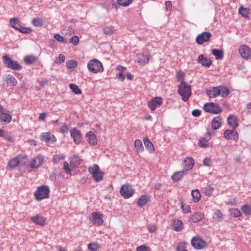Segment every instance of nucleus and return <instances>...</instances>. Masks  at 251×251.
<instances>
[{"instance_id":"f3484780","label":"nucleus","mask_w":251,"mask_h":251,"mask_svg":"<svg viewBox=\"0 0 251 251\" xmlns=\"http://www.w3.org/2000/svg\"><path fill=\"white\" fill-rule=\"evenodd\" d=\"M211 138V135L207 132L204 137L199 139V145L200 147L205 148L209 146L208 141Z\"/></svg>"},{"instance_id":"de8ad7c7","label":"nucleus","mask_w":251,"mask_h":251,"mask_svg":"<svg viewBox=\"0 0 251 251\" xmlns=\"http://www.w3.org/2000/svg\"><path fill=\"white\" fill-rule=\"evenodd\" d=\"M32 24L36 27H40L43 25V21L40 18H34L32 20Z\"/></svg>"},{"instance_id":"ea45409f","label":"nucleus","mask_w":251,"mask_h":251,"mask_svg":"<svg viewBox=\"0 0 251 251\" xmlns=\"http://www.w3.org/2000/svg\"><path fill=\"white\" fill-rule=\"evenodd\" d=\"M69 87L71 91L75 94L79 95L82 93L81 90L75 84H70Z\"/></svg>"},{"instance_id":"3c124183","label":"nucleus","mask_w":251,"mask_h":251,"mask_svg":"<svg viewBox=\"0 0 251 251\" xmlns=\"http://www.w3.org/2000/svg\"><path fill=\"white\" fill-rule=\"evenodd\" d=\"M239 13L244 17H247L249 13V10L247 8L240 6L239 8Z\"/></svg>"},{"instance_id":"8fccbe9b","label":"nucleus","mask_w":251,"mask_h":251,"mask_svg":"<svg viewBox=\"0 0 251 251\" xmlns=\"http://www.w3.org/2000/svg\"><path fill=\"white\" fill-rule=\"evenodd\" d=\"M213 217L218 221H221L223 219L222 213L220 210H216L214 212Z\"/></svg>"},{"instance_id":"20e7f679","label":"nucleus","mask_w":251,"mask_h":251,"mask_svg":"<svg viewBox=\"0 0 251 251\" xmlns=\"http://www.w3.org/2000/svg\"><path fill=\"white\" fill-rule=\"evenodd\" d=\"M4 64L8 67L14 70H20L22 67L18 61L12 60L7 55L2 57Z\"/></svg>"},{"instance_id":"bb28decb","label":"nucleus","mask_w":251,"mask_h":251,"mask_svg":"<svg viewBox=\"0 0 251 251\" xmlns=\"http://www.w3.org/2000/svg\"><path fill=\"white\" fill-rule=\"evenodd\" d=\"M187 173L185 172L183 170L181 171L176 172L174 174V175L171 176L172 179L175 181H177L180 180L182 177L186 175Z\"/></svg>"},{"instance_id":"0eeeda50","label":"nucleus","mask_w":251,"mask_h":251,"mask_svg":"<svg viewBox=\"0 0 251 251\" xmlns=\"http://www.w3.org/2000/svg\"><path fill=\"white\" fill-rule=\"evenodd\" d=\"M120 194L125 199H128L134 193V190L131 185L127 184L122 186Z\"/></svg>"},{"instance_id":"49530a36","label":"nucleus","mask_w":251,"mask_h":251,"mask_svg":"<svg viewBox=\"0 0 251 251\" xmlns=\"http://www.w3.org/2000/svg\"><path fill=\"white\" fill-rule=\"evenodd\" d=\"M214 190V188L210 184L207 185L204 188V194L206 196H210Z\"/></svg>"},{"instance_id":"338daca9","label":"nucleus","mask_w":251,"mask_h":251,"mask_svg":"<svg viewBox=\"0 0 251 251\" xmlns=\"http://www.w3.org/2000/svg\"><path fill=\"white\" fill-rule=\"evenodd\" d=\"M211 161L209 158L205 157L203 160V164L204 166H209L211 164Z\"/></svg>"},{"instance_id":"f704fd0d","label":"nucleus","mask_w":251,"mask_h":251,"mask_svg":"<svg viewBox=\"0 0 251 251\" xmlns=\"http://www.w3.org/2000/svg\"><path fill=\"white\" fill-rule=\"evenodd\" d=\"M24 61L26 65H31L37 61V58L33 55H27L24 57Z\"/></svg>"},{"instance_id":"4468645a","label":"nucleus","mask_w":251,"mask_h":251,"mask_svg":"<svg viewBox=\"0 0 251 251\" xmlns=\"http://www.w3.org/2000/svg\"><path fill=\"white\" fill-rule=\"evenodd\" d=\"M40 140L48 144L52 143L56 141L55 136L50 132L43 133L41 135Z\"/></svg>"},{"instance_id":"5fc2aeb1","label":"nucleus","mask_w":251,"mask_h":251,"mask_svg":"<svg viewBox=\"0 0 251 251\" xmlns=\"http://www.w3.org/2000/svg\"><path fill=\"white\" fill-rule=\"evenodd\" d=\"M184 73L182 71L178 72L176 74V77L178 81H183L184 79Z\"/></svg>"},{"instance_id":"69168bd1","label":"nucleus","mask_w":251,"mask_h":251,"mask_svg":"<svg viewBox=\"0 0 251 251\" xmlns=\"http://www.w3.org/2000/svg\"><path fill=\"white\" fill-rule=\"evenodd\" d=\"M201 112L199 109H194L192 111V114L195 117H199L201 115Z\"/></svg>"},{"instance_id":"79ce46f5","label":"nucleus","mask_w":251,"mask_h":251,"mask_svg":"<svg viewBox=\"0 0 251 251\" xmlns=\"http://www.w3.org/2000/svg\"><path fill=\"white\" fill-rule=\"evenodd\" d=\"M117 1L119 5L123 7H127L132 3L133 0H117Z\"/></svg>"},{"instance_id":"6e6d98bb","label":"nucleus","mask_w":251,"mask_h":251,"mask_svg":"<svg viewBox=\"0 0 251 251\" xmlns=\"http://www.w3.org/2000/svg\"><path fill=\"white\" fill-rule=\"evenodd\" d=\"M69 130V127L66 124L63 125L60 128V132L62 133H67Z\"/></svg>"},{"instance_id":"4d7b16f0","label":"nucleus","mask_w":251,"mask_h":251,"mask_svg":"<svg viewBox=\"0 0 251 251\" xmlns=\"http://www.w3.org/2000/svg\"><path fill=\"white\" fill-rule=\"evenodd\" d=\"M63 169L67 174H71V170L69 168V164L67 161H64L63 163Z\"/></svg>"},{"instance_id":"a19ab883","label":"nucleus","mask_w":251,"mask_h":251,"mask_svg":"<svg viewBox=\"0 0 251 251\" xmlns=\"http://www.w3.org/2000/svg\"><path fill=\"white\" fill-rule=\"evenodd\" d=\"M134 146L138 151H142L144 147L142 141L140 140L137 139L135 141Z\"/></svg>"},{"instance_id":"a18cd8bd","label":"nucleus","mask_w":251,"mask_h":251,"mask_svg":"<svg viewBox=\"0 0 251 251\" xmlns=\"http://www.w3.org/2000/svg\"><path fill=\"white\" fill-rule=\"evenodd\" d=\"M77 65V62L74 60H69L66 63L67 68L70 69L75 68Z\"/></svg>"},{"instance_id":"2eb2a0df","label":"nucleus","mask_w":251,"mask_h":251,"mask_svg":"<svg viewBox=\"0 0 251 251\" xmlns=\"http://www.w3.org/2000/svg\"><path fill=\"white\" fill-rule=\"evenodd\" d=\"M224 137L227 139H233L237 141L238 139V134L237 132L233 130H226L224 132Z\"/></svg>"},{"instance_id":"423d86ee","label":"nucleus","mask_w":251,"mask_h":251,"mask_svg":"<svg viewBox=\"0 0 251 251\" xmlns=\"http://www.w3.org/2000/svg\"><path fill=\"white\" fill-rule=\"evenodd\" d=\"M203 109L207 112L212 114H219L222 111L218 104L214 102L206 103L203 105Z\"/></svg>"},{"instance_id":"7ed1b4c3","label":"nucleus","mask_w":251,"mask_h":251,"mask_svg":"<svg viewBox=\"0 0 251 251\" xmlns=\"http://www.w3.org/2000/svg\"><path fill=\"white\" fill-rule=\"evenodd\" d=\"M87 67L90 72L95 74L103 71L102 63L97 59L89 61L87 64Z\"/></svg>"},{"instance_id":"a878e982","label":"nucleus","mask_w":251,"mask_h":251,"mask_svg":"<svg viewBox=\"0 0 251 251\" xmlns=\"http://www.w3.org/2000/svg\"><path fill=\"white\" fill-rule=\"evenodd\" d=\"M5 81L8 86H15L17 83V80L11 75H8L5 79Z\"/></svg>"},{"instance_id":"412c9836","label":"nucleus","mask_w":251,"mask_h":251,"mask_svg":"<svg viewBox=\"0 0 251 251\" xmlns=\"http://www.w3.org/2000/svg\"><path fill=\"white\" fill-rule=\"evenodd\" d=\"M173 229L176 231H180L183 228V224L182 222L178 219H175L173 220L172 224Z\"/></svg>"},{"instance_id":"58836bf2","label":"nucleus","mask_w":251,"mask_h":251,"mask_svg":"<svg viewBox=\"0 0 251 251\" xmlns=\"http://www.w3.org/2000/svg\"><path fill=\"white\" fill-rule=\"evenodd\" d=\"M103 32L105 35H110L114 33L115 31L114 27L110 25L103 27L102 28Z\"/></svg>"},{"instance_id":"393cba45","label":"nucleus","mask_w":251,"mask_h":251,"mask_svg":"<svg viewBox=\"0 0 251 251\" xmlns=\"http://www.w3.org/2000/svg\"><path fill=\"white\" fill-rule=\"evenodd\" d=\"M222 126V118L220 116L215 117L211 122V127L214 130L219 128Z\"/></svg>"},{"instance_id":"f8f14e48","label":"nucleus","mask_w":251,"mask_h":251,"mask_svg":"<svg viewBox=\"0 0 251 251\" xmlns=\"http://www.w3.org/2000/svg\"><path fill=\"white\" fill-rule=\"evenodd\" d=\"M239 51L243 58L248 59L251 57V49L246 45L240 46Z\"/></svg>"},{"instance_id":"680f3d73","label":"nucleus","mask_w":251,"mask_h":251,"mask_svg":"<svg viewBox=\"0 0 251 251\" xmlns=\"http://www.w3.org/2000/svg\"><path fill=\"white\" fill-rule=\"evenodd\" d=\"M172 4L170 1H165V9L167 11H171L172 10Z\"/></svg>"},{"instance_id":"c756f323","label":"nucleus","mask_w":251,"mask_h":251,"mask_svg":"<svg viewBox=\"0 0 251 251\" xmlns=\"http://www.w3.org/2000/svg\"><path fill=\"white\" fill-rule=\"evenodd\" d=\"M212 53L215 56L217 60L223 59L224 58V51L222 50L213 49L212 50Z\"/></svg>"},{"instance_id":"aec40b11","label":"nucleus","mask_w":251,"mask_h":251,"mask_svg":"<svg viewBox=\"0 0 251 251\" xmlns=\"http://www.w3.org/2000/svg\"><path fill=\"white\" fill-rule=\"evenodd\" d=\"M31 220L33 223L40 226L44 225L46 220L44 217L40 215H36L31 217Z\"/></svg>"},{"instance_id":"603ef678","label":"nucleus","mask_w":251,"mask_h":251,"mask_svg":"<svg viewBox=\"0 0 251 251\" xmlns=\"http://www.w3.org/2000/svg\"><path fill=\"white\" fill-rule=\"evenodd\" d=\"M54 38L58 42L65 43L66 42V40L64 38V37L59 34H55L54 35Z\"/></svg>"},{"instance_id":"0e129e2a","label":"nucleus","mask_w":251,"mask_h":251,"mask_svg":"<svg viewBox=\"0 0 251 251\" xmlns=\"http://www.w3.org/2000/svg\"><path fill=\"white\" fill-rule=\"evenodd\" d=\"M185 250L184 244L183 243H180L176 247V251H183Z\"/></svg>"},{"instance_id":"4be33fe9","label":"nucleus","mask_w":251,"mask_h":251,"mask_svg":"<svg viewBox=\"0 0 251 251\" xmlns=\"http://www.w3.org/2000/svg\"><path fill=\"white\" fill-rule=\"evenodd\" d=\"M90 220L94 223H97L99 226H100L103 224V220L99 212H93L91 214Z\"/></svg>"},{"instance_id":"72a5a7b5","label":"nucleus","mask_w":251,"mask_h":251,"mask_svg":"<svg viewBox=\"0 0 251 251\" xmlns=\"http://www.w3.org/2000/svg\"><path fill=\"white\" fill-rule=\"evenodd\" d=\"M218 88L220 90V95L222 98H226L229 94L230 91L227 87L224 86H219Z\"/></svg>"},{"instance_id":"bf43d9fd","label":"nucleus","mask_w":251,"mask_h":251,"mask_svg":"<svg viewBox=\"0 0 251 251\" xmlns=\"http://www.w3.org/2000/svg\"><path fill=\"white\" fill-rule=\"evenodd\" d=\"M18 31L23 33H29L31 32V29L29 27H23L22 26Z\"/></svg>"},{"instance_id":"09e8293b","label":"nucleus","mask_w":251,"mask_h":251,"mask_svg":"<svg viewBox=\"0 0 251 251\" xmlns=\"http://www.w3.org/2000/svg\"><path fill=\"white\" fill-rule=\"evenodd\" d=\"M230 215L234 217H238L240 216L241 213L237 208H232L230 209Z\"/></svg>"},{"instance_id":"c03bdc74","label":"nucleus","mask_w":251,"mask_h":251,"mask_svg":"<svg viewBox=\"0 0 251 251\" xmlns=\"http://www.w3.org/2000/svg\"><path fill=\"white\" fill-rule=\"evenodd\" d=\"M241 210L246 215L251 214V205L248 204L244 205L241 207Z\"/></svg>"},{"instance_id":"f03ea898","label":"nucleus","mask_w":251,"mask_h":251,"mask_svg":"<svg viewBox=\"0 0 251 251\" xmlns=\"http://www.w3.org/2000/svg\"><path fill=\"white\" fill-rule=\"evenodd\" d=\"M50 189L47 185H42L37 187L34 192V196L37 201H41L49 197Z\"/></svg>"},{"instance_id":"4c0bfd02","label":"nucleus","mask_w":251,"mask_h":251,"mask_svg":"<svg viewBox=\"0 0 251 251\" xmlns=\"http://www.w3.org/2000/svg\"><path fill=\"white\" fill-rule=\"evenodd\" d=\"M144 144L146 148L148 149L150 151H152L154 150L152 143L150 141L148 137L144 139Z\"/></svg>"},{"instance_id":"473e14b6","label":"nucleus","mask_w":251,"mask_h":251,"mask_svg":"<svg viewBox=\"0 0 251 251\" xmlns=\"http://www.w3.org/2000/svg\"><path fill=\"white\" fill-rule=\"evenodd\" d=\"M203 218V215L200 212L195 213L190 218L191 221L193 223H197L201 220Z\"/></svg>"},{"instance_id":"864d4df0","label":"nucleus","mask_w":251,"mask_h":251,"mask_svg":"<svg viewBox=\"0 0 251 251\" xmlns=\"http://www.w3.org/2000/svg\"><path fill=\"white\" fill-rule=\"evenodd\" d=\"M79 38L77 36H74L70 39V42L74 45H77L79 43Z\"/></svg>"},{"instance_id":"e433bc0d","label":"nucleus","mask_w":251,"mask_h":251,"mask_svg":"<svg viewBox=\"0 0 251 251\" xmlns=\"http://www.w3.org/2000/svg\"><path fill=\"white\" fill-rule=\"evenodd\" d=\"M191 195L195 202H198L200 200L201 195L198 189L192 190L191 192Z\"/></svg>"},{"instance_id":"5701e85b","label":"nucleus","mask_w":251,"mask_h":251,"mask_svg":"<svg viewBox=\"0 0 251 251\" xmlns=\"http://www.w3.org/2000/svg\"><path fill=\"white\" fill-rule=\"evenodd\" d=\"M198 62L202 66L206 67H209L212 63L210 59L204 58L203 54H201L199 56Z\"/></svg>"},{"instance_id":"dca6fc26","label":"nucleus","mask_w":251,"mask_h":251,"mask_svg":"<svg viewBox=\"0 0 251 251\" xmlns=\"http://www.w3.org/2000/svg\"><path fill=\"white\" fill-rule=\"evenodd\" d=\"M194 160L192 157H187L184 160L183 170L187 173V171L192 169L194 165Z\"/></svg>"},{"instance_id":"f257e3e1","label":"nucleus","mask_w":251,"mask_h":251,"mask_svg":"<svg viewBox=\"0 0 251 251\" xmlns=\"http://www.w3.org/2000/svg\"><path fill=\"white\" fill-rule=\"evenodd\" d=\"M177 92L182 97V100L187 101L192 95L191 86L182 81L178 86Z\"/></svg>"},{"instance_id":"b1692460","label":"nucleus","mask_w":251,"mask_h":251,"mask_svg":"<svg viewBox=\"0 0 251 251\" xmlns=\"http://www.w3.org/2000/svg\"><path fill=\"white\" fill-rule=\"evenodd\" d=\"M227 124L234 129L238 126L237 118L234 115H230L227 119Z\"/></svg>"},{"instance_id":"37998d69","label":"nucleus","mask_w":251,"mask_h":251,"mask_svg":"<svg viewBox=\"0 0 251 251\" xmlns=\"http://www.w3.org/2000/svg\"><path fill=\"white\" fill-rule=\"evenodd\" d=\"M100 248V246L97 243H90L88 245V248L91 251H97Z\"/></svg>"},{"instance_id":"39448f33","label":"nucleus","mask_w":251,"mask_h":251,"mask_svg":"<svg viewBox=\"0 0 251 251\" xmlns=\"http://www.w3.org/2000/svg\"><path fill=\"white\" fill-rule=\"evenodd\" d=\"M89 172L92 174L95 180L97 182L100 181L103 177V173L101 172L99 167L97 164H94L93 167H89L88 169Z\"/></svg>"},{"instance_id":"052dcab7","label":"nucleus","mask_w":251,"mask_h":251,"mask_svg":"<svg viewBox=\"0 0 251 251\" xmlns=\"http://www.w3.org/2000/svg\"><path fill=\"white\" fill-rule=\"evenodd\" d=\"M150 249L145 245H141L136 248V251H149Z\"/></svg>"},{"instance_id":"c9c22d12","label":"nucleus","mask_w":251,"mask_h":251,"mask_svg":"<svg viewBox=\"0 0 251 251\" xmlns=\"http://www.w3.org/2000/svg\"><path fill=\"white\" fill-rule=\"evenodd\" d=\"M19 163V161L18 157H15L9 161L8 167L10 170H13L18 165Z\"/></svg>"},{"instance_id":"2f4dec72","label":"nucleus","mask_w":251,"mask_h":251,"mask_svg":"<svg viewBox=\"0 0 251 251\" xmlns=\"http://www.w3.org/2000/svg\"><path fill=\"white\" fill-rule=\"evenodd\" d=\"M11 120L12 117L9 114L2 113V114H0V121L1 122L8 124L11 121Z\"/></svg>"},{"instance_id":"ddd939ff","label":"nucleus","mask_w":251,"mask_h":251,"mask_svg":"<svg viewBox=\"0 0 251 251\" xmlns=\"http://www.w3.org/2000/svg\"><path fill=\"white\" fill-rule=\"evenodd\" d=\"M44 156L41 154L37 155L30 162V167L31 168H37L44 162Z\"/></svg>"},{"instance_id":"9d476101","label":"nucleus","mask_w":251,"mask_h":251,"mask_svg":"<svg viewBox=\"0 0 251 251\" xmlns=\"http://www.w3.org/2000/svg\"><path fill=\"white\" fill-rule=\"evenodd\" d=\"M211 36L212 35L210 32H203L197 36L196 42L199 45H202L204 42L209 41Z\"/></svg>"},{"instance_id":"cd10ccee","label":"nucleus","mask_w":251,"mask_h":251,"mask_svg":"<svg viewBox=\"0 0 251 251\" xmlns=\"http://www.w3.org/2000/svg\"><path fill=\"white\" fill-rule=\"evenodd\" d=\"M20 23V21L16 18L11 19L10 21L11 26L17 30H20V28L22 27Z\"/></svg>"},{"instance_id":"774afa93","label":"nucleus","mask_w":251,"mask_h":251,"mask_svg":"<svg viewBox=\"0 0 251 251\" xmlns=\"http://www.w3.org/2000/svg\"><path fill=\"white\" fill-rule=\"evenodd\" d=\"M80 159L79 156L75 155L73 157L72 160V162H74L75 165H78L79 164Z\"/></svg>"},{"instance_id":"6e6552de","label":"nucleus","mask_w":251,"mask_h":251,"mask_svg":"<svg viewBox=\"0 0 251 251\" xmlns=\"http://www.w3.org/2000/svg\"><path fill=\"white\" fill-rule=\"evenodd\" d=\"M191 245L195 249L202 250L206 247L205 242L199 237H194L191 240Z\"/></svg>"},{"instance_id":"9b49d317","label":"nucleus","mask_w":251,"mask_h":251,"mask_svg":"<svg viewBox=\"0 0 251 251\" xmlns=\"http://www.w3.org/2000/svg\"><path fill=\"white\" fill-rule=\"evenodd\" d=\"M162 104V98L157 97L152 98L148 102V107L151 111L154 110L156 107L160 106Z\"/></svg>"},{"instance_id":"e2e57ef3","label":"nucleus","mask_w":251,"mask_h":251,"mask_svg":"<svg viewBox=\"0 0 251 251\" xmlns=\"http://www.w3.org/2000/svg\"><path fill=\"white\" fill-rule=\"evenodd\" d=\"M181 209L184 213H187L189 212L190 207L188 205L182 204Z\"/></svg>"},{"instance_id":"1a4fd4ad","label":"nucleus","mask_w":251,"mask_h":251,"mask_svg":"<svg viewBox=\"0 0 251 251\" xmlns=\"http://www.w3.org/2000/svg\"><path fill=\"white\" fill-rule=\"evenodd\" d=\"M70 135L73 139L74 142L76 145L79 144L82 139V137L80 131L75 128H73L70 130Z\"/></svg>"},{"instance_id":"7c9ffc66","label":"nucleus","mask_w":251,"mask_h":251,"mask_svg":"<svg viewBox=\"0 0 251 251\" xmlns=\"http://www.w3.org/2000/svg\"><path fill=\"white\" fill-rule=\"evenodd\" d=\"M148 199H149V196H147V195H142L138 200V205L140 207H142L145 205L147 202Z\"/></svg>"},{"instance_id":"6ab92c4d","label":"nucleus","mask_w":251,"mask_h":251,"mask_svg":"<svg viewBox=\"0 0 251 251\" xmlns=\"http://www.w3.org/2000/svg\"><path fill=\"white\" fill-rule=\"evenodd\" d=\"M86 138L88 142L90 145L94 146L97 143L96 136L92 131H89L86 134Z\"/></svg>"},{"instance_id":"c85d7f7f","label":"nucleus","mask_w":251,"mask_h":251,"mask_svg":"<svg viewBox=\"0 0 251 251\" xmlns=\"http://www.w3.org/2000/svg\"><path fill=\"white\" fill-rule=\"evenodd\" d=\"M138 62L142 65L148 63L149 61V56L148 54L142 53L138 56Z\"/></svg>"},{"instance_id":"13d9d810","label":"nucleus","mask_w":251,"mask_h":251,"mask_svg":"<svg viewBox=\"0 0 251 251\" xmlns=\"http://www.w3.org/2000/svg\"><path fill=\"white\" fill-rule=\"evenodd\" d=\"M65 59V56L61 54H60L58 57V58H57L56 61H55V62L57 64H60L64 61Z\"/></svg>"},{"instance_id":"a211bd4d","label":"nucleus","mask_w":251,"mask_h":251,"mask_svg":"<svg viewBox=\"0 0 251 251\" xmlns=\"http://www.w3.org/2000/svg\"><path fill=\"white\" fill-rule=\"evenodd\" d=\"M206 94L209 98H216L220 95V90L217 87H211L206 90Z\"/></svg>"}]
</instances>
